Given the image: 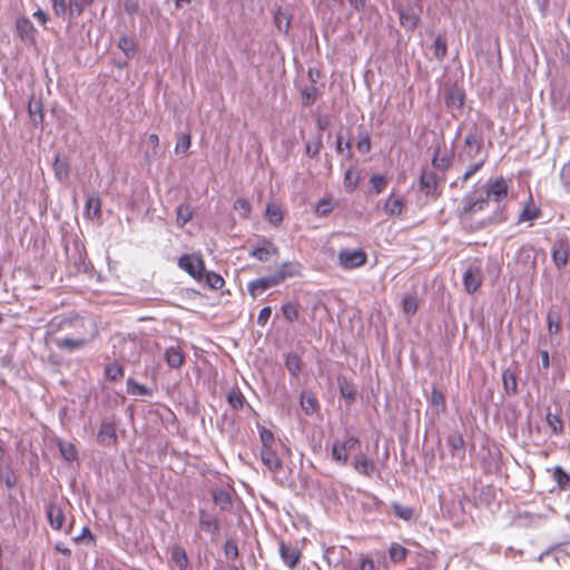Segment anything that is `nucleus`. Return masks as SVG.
<instances>
[{"instance_id": "f257e3e1", "label": "nucleus", "mask_w": 570, "mask_h": 570, "mask_svg": "<svg viewBox=\"0 0 570 570\" xmlns=\"http://www.w3.org/2000/svg\"><path fill=\"white\" fill-rule=\"evenodd\" d=\"M509 186L502 178L490 179L465 194L458 210L459 222L463 229L478 232L492 224H501L508 219L504 212Z\"/></svg>"}, {"instance_id": "f03ea898", "label": "nucleus", "mask_w": 570, "mask_h": 570, "mask_svg": "<svg viewBox=\"0 0 570 570\" xmlns=\"http://www.w3.org/2000/svg\"><path fill=\"white\" fill-rule=\"evenodd\" d=\"M482 135L476 129L471 130L464 138L463 146L458 154V161L460 164H466L478 160L481 156L484 155L482 154Z\"/></svg>"}, {"instance_id": "7ed1b4c3", "label": "nucleus", "mask_w": 570, "mask_h": 570, "mask_svg": "<svg viewBox=\"0 0 570 570\" xmlns=\"http://www.w3.org/2000/svg\"><path fill=\"white\" fill-rule=\"evenodd\" d=\"M248 255L259 262H268L279 255V249L273 242L262 237L250 247Z\"/></svg>"}, {"instance_id": "20e7f679", "label": "nucleus", "mask_w": 570, "mask_h": 570, "mask_svg": "<svg viewBox=\"0 0 570 570\" xmlns=\"http://www.w3.org/2000/svg\"><path fill=\"white\" fill-rule=\"evenodd\" d=\"M358 444L360 439L354 435H347L344 441H335L332 445L333 460L341 465H345L348 460V452Z\"/></svg>"}, {"instance_id": "39448f33", "label": "nucleus", "mask_w": 570, "mask_h": 570, "mask_svg": "<svg viewBox=\"0 0 570 570\" xmlns=\"http://www.w3.org/2000/svg\"><path fill=\"white\" fill-rule=\"evenodd\" d=\"M483 275L482 268L479 263H472L468 266V268L463 273V285L464 289L472 294L476 292L482 285Z\"/></svg>"}, {"instance_id": "423d86ee", "label": "nucleus", "mask_w": 570, "mask_h": 570, "mask_svg": "<svg viewBox=\"0 0 570 570\" xmlns=\"http://www.w3.org/2000/svg\"><path fill=\"white\" fill-rule=\"evenodd\" d=\"M338 263L345 269L356 268L366 263V254L362 249H342L338 253Z\"/></svg>"}, {"instance_id": "0eeeda50", "label": "nucleus", "mask_w": 570, "mask_h": 570, "mask_svg": "<svg viewBox=\"0 0 570 570\" xmlns=\"http://www.w3.org/2000/svg\"><path fill=\"white\" fill-rule=\"evenodd\" d=\"M178 266L194 278L199 279L203 275L204 263L200 257L183 255L178 261Z\"/></svg>"}, {"instance_id": "6e6552de", "label": "nucleus", "mask_w": 570, "mask_h": 570, "mask_svg": "<svg viewBox=\"0 0 570 570\" xmlns=\"http://www.w3.org/2000/svg\"><path fill=\"white\" fill-rule=\"evenodd\" d=\"M276 285H279V283L275 275L272 274L249 282L247 285V289L248 293L255 298L266 289Z\"/></svg>"}, {"instance_id": "1a4fd4ad", "label": "nucleus", "mask_w": 570, "mask_h": 570, "mask_svg": "<svg viewBox=\"0 0 570 570\" xmlns=\"http://www.w3.org/2000/svg\"><path fill=\"white\" fill-rule=\"evenodd\" d=\"M354 470L364 476L371 478L375 472V463L364 453H358L353 459Z\"/></svg>"}, {"instance_id": "9d476101", "label": "nucleus", "mask_w": 570, "mask_h": 570, "mask_svg": "<svg viewBox=\"0 0 570 570\" xmlns=\"http://www.w3.org/2000/svg\"><path fill=\"white\" fill-rule=\"evenodd\" d=\"M279 554L283 562L291 569L296 567L301 558V552L296 547L284 542L279 543Z\"/></svg>"}, {"instance_id": "9b49d317", "label": "nucleus", "mask_w": 570, "mask_h": 570, "mask_svg": "<svg viewBox=\"0 0 570 570\" xmlns=\"http://www.w3.org/2000/svg\"><path fill=\"white\" fill-rule=\"evenodd\" d=\"M400 23L403 28L407 30H414L420 21V16L415 10L407 6L405 8H400L397 10Z\"/></svg>"}, {"instance_id": "f8f14e48", "label": "nucleus", "mask_w": 570, "mask_h": 570, "mask_svg": "<svg viewBox=\"0 0 570 570\" xmlns=\"http://www.w3.org/2000/svg\"><path fill=\"white\" fill-rule=\"evenodd\" d=\"M46 514L48 518V522L52 529L60 530L62 528V524L65 522V513L58 504H48L46 508Z\"/></svg>"}, {"instance_id": "ddd939ff", "label": "nucleus", "mask_w": 570, "mask_h": 570, "mask_svg": "<svg viewBox=\"0 0 570 570\" xmlns=\"http://www.w3.org/2000/svg\"><path fill=\"white\" fill-rule=\"evenodd\" d=\"M97 440L102 445H112L117 442V433L114 423L102 422L97 435Z\"/></svg>"}, {"instance_id": "4468645a", "label": "nucleus", "mask_w": 570, "mask_h": 570, "mask_svg": "<svg viewBox=\"0 0 570 570\" xmlns=\"http://www.w3.org/2000/svg\"><path fill=\"white\" fill-rule=\"evenodd\" d=\"M170 560L173 561L176 570H188L189 560L186 550L176 544L170 547Z\"/></svg>"}, {"instance_id": "2eb2a0df", "label": "nucleus", "mask_w": 570, "mask_h": 570, "mask_svg": "<svg viewBox=\"0 0 570 570\" xmlns=\"http://www.w3.org/2000/svg\"><path fill=\"white\" fill-rule=\"evenodd\" d=\"M301 265L295 262H285L283 263L277 271L274 273L278 283H283L288 277H294L299 274Z\"/></svg>"}, {"instance_id": "dca6fc26", "label": "nucleus", "mask_w": 570, "mask_h": 570, "mask_svg": "<svg viewBox=\"0 0 570 570\" xmlns=\"http://www.w3.org/2000/svg\"><path fill=\"white\" fill-rule=\"evenodd\" d=\"M88 343V340L85 337H57L55 338V344L60 350H66L68 352H73L76 350H80Z\"/></svg>"}, {"instance_id": "f3484780", "label": "nucleus", "mask_w": 570, "mask_h": 570, "mask_svg": "<svg viewBox=\"0 0 570 570\" xmlns=\"http://www.w3.org/2000/svg\"><path fill=\"white\" fill-rule=\"evenodd\" d=\"M101 213V200L98 194L94 193L88 195L85 204V216L89 219H94L100 216Z\"/></svg>"}, {"instance_id": "a211bd4d", "label": "nucleus", "mask_w": 570, "mask_h": 570, "mask_svg": "<svg viewBox=\"0 0 570 570\" xmlns=\"http://www.w3.org/2000/svg\"><path fill=\"white\" fill-rule=\"evenodd\" d=\"M17 31L22 40L32 42L35 40L36 29L28 18H19L16 23Z\"/></svg>"}, {"instance_id": "6ab92c4d", "label": "nucleus", "mask_w": 570, "mask_h": 570, "mask_svg": "<svg viewBox=\"0 0 570 570\" xmlns=\"http://www.w3.org/2000/svg\"><path fill=\"white\" fill-rule=\"evenodd\" d=\"M199 527L203 531L216 534L219 531V521L216 517L202 510L199 512Z\"/></svg>"}, {"instance_id": "aec40b11", "label": "nucleus", "mask_w": 570, "mask_h": 570, "mask_svg": "<svg viewBox=\"0 0 570 570\" xmlns=\"http://www.w3.org/2000/svg\"><path fill=\"white\" fill-rule=\"evenodd\" d=\"M301 406L307 415L314 414L318 410V401L312 391L304 390L301 393Z\"/></svg>"}, {"instance_id": "412c9836", "label": "nucleus", "mask_w": 570, "mask_h": 570, "mask_svg": "<svg viewBox=\"0 0 570 570\" xmlns=\"http://www.w3.org/2000/svg\"><path fill=\"white\" fill-rule=\"evenodd\" d=\"M261 458L263 463L271 470V471H278L282 468V462L273 448H262L261 451Z\"/></svg>"}, {"instance_id": "4be33fe9", "label": "nucleus", "mask_w": 570, "mask_h": 570, "mask_svg": "<svg viewBox=\"0 0 570 570\" xmlns=\"http://www.w3.org/2000/svg\"><path fill=\"white\" fill-rule=\"evenodd\" d=\"M429 402H430L431 406L433 407V411L436 415L445 412V410H446L445 396H444L443 392H441L439 389H436V387L432 389L431 395L429 397Z\"/></svg>"}, {"instance_id": "5701e85b", "label": "nucleus", "mask_w": 570, "mask_h": 570, "mask_svg": "<svg viewBox=\"0 0 570 570\" xmlns=\"http://www.w3.org/2000/svg\"><path fill=\"white\" fill-rule=\"evenodd\" d=\"M292 16L286 10L279 8L274 16V23L278 31L287 33L291 27Z\"/></svg>"}, {"instance_id": "b1692460", "label": "nucleus", "mask_w": 570, "mask_h": 570, "mask_svg": "<svg viewBox=\"0 0 570 570\" xmlns=\"http://www.w3.org/2000/svg\"><path fill=\"white\" fill-rule=\"evenodd\" d=\"M165 361L168 364V366L173 368H178L184 363V355L179 348L168 347L165 351Z\"/></svg>"}, {"instance_id": "393cba45", "label": "nucleus", "mask_w": 570, "mask_h": 570, "mask_svg": "<svg viewBox=\"0 0 570 570\" xmlns=\"http://www.w3.org/2000/svg\"><path fill=\"white\" fill-rule=\"evenodd\" d=\"M452 156L444 151L441 153V148L438 147L434 151V156L432 158V165L434 168L439 170H446L451 165Z\"/></svg>"}, {"instance_id": "a878e982", "label": "nucleus", "mask_w": 570, "mask_h": 570, "mask_svg": "<svg viewBox=\"0 0 570 570\" xmlns=\"http://www.w3.org/2000/svg\"><path fill=\"white\" fill-rule=\"evenodd\" d=\"M213 500L223 511H229L233 507L232 497L225 490H216L213 492Z\"/></svg>"}, {"instance_id": "bb28decb", "label": "nucleus", "mask_w": 570, "mask_h": 570, "mask_svg": "<svg viewBox=\"0 0 570 570\" xmlns=\"http://www.w3.org/2000/svg\"><path fill=\"white\" fill-rule=\"evenodd\" d=\"M568 258L569 249L564 245L560 244L553 247L552 259L559 269L563 268L567 265Z\"/></svg>"}, {"instance_id": "cd10ccee", "label": "nucleus", "mask_w": 570, "mask_h": 570, "mask_svg": "<svg viewBox=\"0 0 570 570\" xmlns=\"http://www.w3.org/2000/svg\"><path fill=\"white\" fill-rule=\"evenodd\" d=\"M52 168H53L55 177L59 181H65V180L68 179V176H69V165H68V161L66 159H62L59 156H57L55 158Z\"/></svg>"}, {"instance_id": "c85d7f7f", "label": "nucleus", "mask_w": 570, "mask_h": 570, "mask_svg": "<svg viewBox=\"0 0 570 570\" xmlns=\"http://www.w3.org/2000/svg\"><path fill=\"white\" fill-rule=\"evenodd\" d=\"M403 200L391 195L384 204V212L390 216H399L403 210Z\"/></svg>"}, {"instance_id": "c756f323", "label": "nucleus", "mask_w": 570, "mask_h": 570, "mask_svg": "<svg viewBox=\"0 0 570 570\" xmlns=\"http://www.w3.org/2000/svg\"><path fill=\"white\" fill-rule=\"evenodd\" d=\"M118 47L127 58L135 57L137 43L131 37L122 36L118 41Z\"/></svg>"}, {"instance_id": "7c9ffc66", "label": "nucleus", "mask_w": 570, "mask_h": 570, "mask_svg": "<svg viewBox=\"0 0 570 570\" xmlns=\"http://www.w3.org/2000/svg\"><path fill=\"white\" fill-rule=\"evenodd\" d=\"M227 402L234 410L244 407L246 400L238 389H232L227 394Z\"/></svg>"}, {"instance_id": "2f4dec72", "label": "nucleus", "mask_w": 570, "mask_h": 570, "mask_svg": "<svg viewBox=\"0 0 570 570\" xmlns=\"http://www.w3.org/2000/svg\"><path fill=\"white\" fill-rule=\"evenodd\" d=\"M547 327L550 335H557L560 332V316L554 308H550L547 314Z\"/></svg>"}, {"instance_id": "473e14b6", "label": "nucleus", "mask_w": 570, "mask_h": 570, "mask_svg": "<svg viewBox=\"0 0 570 570\" xmlns=\"http://www.w3.org/2000/svg\"><path fill=\"white\" fill-rule=\"evenodd\" d=\"M266 218L271 224L277 226L283 220V213L276 204H268L266 207Z\"/></svg>"}, {"instance_id": "72a5a7b5", "label": "nucleus", "mask_w": 570, "mask_h": 570, "mask_svg": "<svg viewBox=\"0 0 570 570\" xmlns=\"http://www.w3.org/2000/svg\"><path fill=\"white\" fill-rule=\"evenodd\" d=\"M94 0H69V14L72 18H78L82 14L85 8L90 6Z\"/></svg>"}, {"instance_id": "f704fd0d", "label": "nucleus", "mask_w": 570, "mask_h": 570, "mask_svg": "<svg viewBox=\"0 0 570 570\" xmlns=\"http://www.w3.org/2000/svg\"><path fill=\"white\" fill-rule=\"evenodd\" d=\"M193 217V209L189 205L183 204L177 207L176 223L179 227L185 226Z\"/></svg>"}, {"instance_id": "c9c22d12", "label": "nucleus", "mask_w": 570, "mask_h": 570, "mask_svg": "<svg viewBox=\"0 0 570 570\" xmlns=\"http://www.w3.org/2000/svg\"><path fill=\"white\" fill-rule=\"evenodd\" d=\"M553 478L560 490L570 489V474L566 473L561 466L553 469Z\"/></svg>"}, {"instance_id": "e433bc0d", "label": "nucleus", "mask_w": 570, "mask_h": 570, "mask_svg": "<svg viewBox=\"0 0 570 570\" xmlns=\"http://www.w3.org/2000/svg\"><path fill=\"white\" fill-rule=\"evenodd\" d=\"M29 115L33 125H39L43 120L42 107L40 101L31 100L29 102Z\"/></svg>"}, {"instance_id": "4c0bfd02", "label": "nucleus", "mask_w": 570, "mask_h": 570, "mask_svg": "<svg viewBox=\"0 0 570 570\" xmlns=\"http://www.w3.org/2000/svg\"><path fill=\"white\" fill-rule=\"evenodd\" d=\"M420 184L423 188L428 189L429 194L435 191L438 185L435 174L432 171H423L420 177Z\"/></svg>"}, {"instance_id": "58836bf2", "label": "nucleus", "mask_w": 570, "mask_h": 570, "mask_svg": "<svg viewBox=\"0 0 570 570\" xmlns=\"http://www.w3.org/2000/svg\"><path fill=\"white\" fill-rule=\"evenodd\" d=\"M358 178H360L358 173L355 169L350 168L345 171L344 186L348 193H352L356 189L357 184H358Z\"/></svg>"}, {"instance_id": "ea45409f", "label": "nucleus", "mask_w": 570, "mask_h": 570, "mask_svg": "<svg viewBox=\"0 0 570 570\" xmlns=\"http://www.w3.org/2000/svg\"><path fill=\"white\" fill-rule=\"evenodd\" d=\"M485 161H487V155L481 156L475 161H471L472 164L468 167V169L462 175V181L465 183L474 174H476L484 166Z\"/></svg>"}, {"instance_id": "a19ab883", "label": "nucleus", "mask_w": 570, "mask_h": 570, "mask_svg": "<svg viewBox=\"0 0 570 570\" xmlns=\"http://www.w3.org/2000/svg\"><path fill=\"white\" fill-rule=\"evenodd\" d=\"M433 55L438 60H442L446 55V41L442 36H438L432 45Z\"/></svg>"}, {"instance_id": "79ce46f5", "label": "nucleus", "mask_w": 570, "mask_h": 570, "mask_svg": "<svg viewBox=\"0 0 570 570\" xmlns=\"http://www.w3.org/2000/svg\"><path fill=\"white\" fill-rule=\"evenodd\" d=\"M406 554L407 550L399 543H392L389 549V556L393 562L403 561L406 558Z\"/></svg>"}, {"instance_id": "37998d69", "label": "nucleus", "mask_w": 570, "mask_h": 570, "mask_svg": "<svg viewBox=\"0 0 570 570\" xmlns=\"http://www.w3.org/2000/svg\"><path fill=\"white\" fill-rule=\"evenodd\" d=\"M59 450L65 460L75 461L77 459L78 452L73 444L60 442Z\"/></svg>"}, {"instance_id": "c03bdc74", "label": "nucleus", "mask_w": 570, "mask_h": 570, "mask_svg": "<svg viewBox=\"0 0 570 570\" xmlns=\"http://www.w3.org/2000/svg\"><path fill=\"white\" fill-rule=\"evenodd\" d=\"M547 423L549 428L551 429L553 434H561L563 431V423L562 420L558 414H553L549 412L547 414Z\"/></svg>"}, {"instance_id": "a18cd8bd", "label": "nucleus", "mask_w": 570, "mask_h": 570, "mask_svg": "<svg viewBox=\"0 0 570 570\" xmlns=\"http://www.w3.org/2000/svg\"><path fill=\"white\" fill-rule=\"evenodd\" d=\"M105 375L110 381H117L120 380L124 375L122 366L118 363H110L105 367Z\"/></svg>"}, {"instance_id": "49530a36", "label": "nucleus", "mask_w": 570, "mask_h": 570, "mask_svg": "<svg viewBox=\"0 0 570 570\" xmlns=\"http://www.w3.org/2000/svg\"><path fill=\"white\" fill-rule=\"evenodd\" d=\"M317 96V88L314 85L306 86L302 90V102L304 106H311L315 102Z\"/></svg>"}, {"instance_id": "de8ad7c7", "label": "nucleus", "mask_w": 570, "mask_h": 570, "mask_svg": "<svg viewBox=\"0 0 570 570\" xmlns=\"http://www.w3.org/2000/svg\"><path fill=\"white\" fill-rule=\"evenodd\" d=\"M446 443L451 449L452 454L454 455L456 451L464 450V440L461 434H451L446 439Z\"/></svg>"}, {"instance_id": "09e8293b", "label": "nucleus", "mask_w": 570, "mask_h": 570, "mask_svg": "<svg viewBox=\"0 0 570 570\" xmlns=\"http://www.w3.org/2000/svg\"><path fill=\"white\" fill-rule=\"evenodd\" d=\"M393 512L396 517L402 520L409 521L413 517V509L410 507H404L400 503H392Z\"/></svg>"}, {"instance_id": "8fccbe9b", "label": "nucleus", "mask_w": 570, "mask_h": 570, "mask_svg": "<svg viewBox=\"0 0 570 570\" xmlns=\"http://www.w3.org/2000/svg\"><path fill=\"white\" fill-rule=\"evenodd\" d=\"M286 366L289 373L296 376L302 370V361L299 356L295 354L288 355L286 358Z\"/></svg>"}, {"instance_id": "3c124183", "label": "nucleus", "mask_w": 570, "mask_h": 570, "mask_svg": "<svg viewBox=\"0 0 570 570\" xmlns=\"http://www.w3.org/2000/svg\"><path fill=\"white\" fill-rule=\"evenodd\" d=\"M340 392H341V395L348 403H353L355 401L356 391H355V387L353 386V384L344 381L343 383L340 384Z\"/></svg>"}, {"instance_id": "603ef678", "label": "nucleus", "mask_w": 570, "mask_h": 570, "mask_svg": "<svg viewBox=\"0 0 570 570\" xmlns=\"http://www.w3.org/2000/svg\"><path fill=\"white\" fill-rule=\"evenodd\" d=\"M539 214H540V210L534 207V206H530V205H527L523 210L520 213L519 215V222H528V220H533V219H537L539 217Z\"/></svg>"}, {"instance_id": "864d4df0", "label": "nucleus", "mask_w": 570, "mask_h": 570, "mask_svg": "<svg viewBox=\"0 0 570 570\" xmlns=\"http://www.w3.org/2000/svg\"><path fill=\"white\" fill-rule=\"evenodd\" d=\"M283 316L288 322H294L298 317V308L293 303H286L282 306Z\"/></svg>"}, {"instance_id": "5fc2aeb1", "label": "nucleus", "mask_w": 570, "mask_h": 570, "mask_svg": "<svg viewBox=\"0 0 570 570\" xmlns=\"http://www.w3.org/2000/svg\"><path fill=\"white\" fill-rule=\"evenodd\" d=\"M258 430L262 448H273L275 441L273 432L264 426H259Z\"/></svg>"}, {"instance_id": "6e6d98bb", "label": "nucleus", "mask_w": 570, "mask_h": 570, "mask_svg": "<svg viewBox=\"0 0 570 570\" xmlns=\"http://www.w3.org/2000/svg\"><path fill=\"white\" fill-rule=\"evenodd\" d=\"M446 106L461 109L463 106V95L459 91H451L446 97Z\"/></svg>"}, {"instance_id": "4d7b16f0", "label": "nucleus", "mask_w": 570, "mask_h": 570, "mask_svg": "<svg viewBox=\"0 0 570 570\" xmlns=\"http://www.w3.org/2000/svg\"><path fill=\"white\" fill-rule=\"evenodd\" d=\"M190 145H191V137L189 134H184L181 135L179 138H178V141L176 144V147H175V151L176 153H183V154H187L188 149L190 148Z\"/></svg>"}, {"instance_id": "13d9d810", "label": "nucleus", "mask_w": 570, "mask_h": 570, "mask_svg": "<svg viewBox=\"0 0 570 570\" xmlns=\"http://www.w3.org/2000/svg\"><path fill=\"white\" fill-rule=\"evenodd\" d=\"M370 184H371L372 188L374 189V191L376 194H380L385 188L387 181L384 176L375 174V175H372V177L370 179Z\"/></svg>"}, {"instance_id": "bf43d9fd", "label": "nucleus", "mask_w": 570, "mask_h": 570, "mask_svg": "<svg viewBox=\"0 0 570 570\" xmlns=\"http://www.w3.org/2000/svg\"><path fill=\"white\" fill-rule=\"evenodd\" d=\"M206 282L208 286L213 289H219L224 286V279L220 275L210 272L206 275Z\"/></svg>"}, {"instance_id": "052dcab7", "label": "nucleus", "mask_w": 570, "mask_h": 570, "mask_svg": "<svg viewBox=\"0 0 570 570\" xmlns=\"http://www.w3.org/2000/svg\"><path fill=\"white\" fill-rule=\"evenodd\" d=\"M234 208L236 210H239L240 215L245 218L248 217V215L252 210L250 203L245 198H237L235 200Z\"/></svg>"}, {"instance_id": "680f3d73", "label": "nucleus", "mask_w": 570, "mask_h": 570, "mask_svg": "<svg viewBox=\"0 0 570 570\" xmlns=\"http://www.w3.org/2000/svg\"><path fill=\"white\" fill-rule=\"evenodd\" d=\"M52 9L56 16L62 17L69 12V1L66 0H52Z\"/></svg>"}, {"instance_id": "e2e57ef3", "label": "nucleus", "mask_w": 570, "mask_h": 570, "mask_svg": "<svg viewBox=\"0 0 570 570\" xmlns=\"http://www.w3.org/2000/svg\"><path fill=\"white\" fill-rule=\"evenodd\" d=\"M322 146L323 144L321 138H317L315 141H307L305 145L306 155L312 158L315 157L320 153Z\"/></svg>"}, {"instance_id": "0e129e2a", "label": "nucleus", "mask_w": 570, "mask_h": 570, "mask_svg": "<svg viewBox=\"0 0 570 570\" xmlns=\"http://www.w3.org/2000/svg\"><path fill=\"white\" fill-rule=\"evenodd\" d=\"M417 309L416 298L413 296H406L403 298V311L407 315H412Z\"/></svg>"}, {"instance_id": "69168bd1", "label": "nucleus", "mask_w": 570, "mask_h": 570, "mask_svg": "<svg viewBox=\"0 0 570 570\" xmlns=\"http://www.w3.org/2000/svg\"><path fill=\"white\" fill-rule=\"evenodd\" d=\"M357 149L363 154H367L371 150V139L366 132L358 135Z\"/></svg>"}, {"instance_id": "338daca9", "label": "nucleus", "mask_w": 570, "mask_h": 570, "mask_svg": "<svg viewBox=\"0 0 570 570\" xmlns=\"http://www.w3.org/2000/svg\"><path fill=\"white\" fill-rule=\"evenodd\" d=\"M225 556L228 559H236L238 557V547L234 540H227L224 546Z\"/></svg>"}, {"instance_id": "774afa93", "label": "nucleus", "mask_w": 570, "mask_h": 570, "mask_svg": "<svg viewBox=\"0 0 570 570\" xmlns=\"http://www.w3.org/2000/svg\"><path fill=\"white\" fill-rule=\"evenodd\" d=\"M503 384L508 392L515 393L517 391V381L512 373H504L503 374Z\"/></svg>"}]
</instances>
